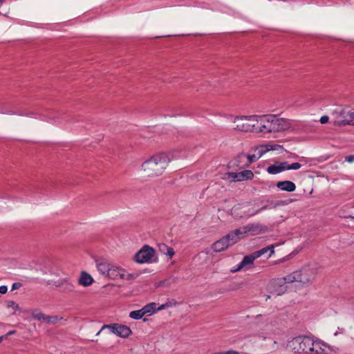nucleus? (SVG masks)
I'll return each mask as SVG.
<instances>
[{
    "label": "nucleus",
    "mask_w": 354,
    "mask_h": 354,
    "mask_svg": "<svg viewBox=\"0 0 354 354\" xmlns=\"http://www.w3.org/2000/svg\"><path fill=\"white\" fill-rule=\"evenodd\" d=\"M5 339L4 336H0V343Z\"/></svg>",
    "instance_id": "obj_43"
},
{
    "label": "nucleus",
    "mask_w": 354,
    "mask_h": 354,
    "mask_svg": "<svg viewBox=\"0 0 354 354\" xmlns=\"http://www.w3.org/2000/svg\"><path fill=\"white\" fill-rule=\"evenodd\" d=\"M266 170L268 173L270 174H277L281 172V168H280L278 162H277L274 165L269 166Z\"/></svg>",
    "instance_id": "obj_20"
},
{
    "label": "nucleus",
    "mask_w": 354,
    "mask_h": 354,
    "mask_svg": "<svg viewBox=\"0 0 354 354\" xmlns=\"http://www.w3.org/2000/svg\"><path fill=\"white\" fill-rule=\"evenodd\" d=\"M234 123L236 124L234 129L245 132L259 133V115H242L236 117Z\"/></svg>",
    "instance_id": "obj_3"
},
{
    "label": "nucleus",
    "mask_w": 354,
    "mask_h": 354,
    "mask_svg": "<svg viewBox=\"0 0 354 354\" xmlns=\"http://www.w3.org/2000/svg\"><path fill=\"white\" fill-rule=\"evenodd\" d=\"M295 353H309L314 351L315 342L309 337H297L289 343Z\"/></svg>",
    "instance_id": "obj_6"
},
{
    "label": "nucleus",
    "mask_w": 354,
    "mask_h": 354,
    "mask_svg": "<svg viewBox=\"0 0 354 354\" xmlns=\"http://www.w3.org/2000/svg\"><path fill=\"white\" fill-rule=\"evenodd\" d=\"M228 177L232 182H239L246 180H252L254 178V174L251 170H243L240 172L228 173Z\"/></svg>",
    "instance_id": "obj_13"
},
{
    "label": "nucleus",
    "mask_w": 354,
    "mask_h": 354,
    "mask_svg": "<svg viewBox=\"0 0 354 354\" xmlns=\"http://www.w3.org/2000/svg\"><path fill=\"white\" fill-rule=\"evenodd\" d=\"M289 122L284 118L275 115H259V133H268L288 129Z\"/></svg>",
    "instance_id": "obj_2"
},
{
    "label": "nucleus",
    "mask_w": 354,
    "mask_h": 354,
    "mask_svg": "<svg viewBox=\"0 0 354 354\" xmlns=\"http://www.w3.org/2000/svg\"><path fill=\"white\" fill-rule=\"evenodd\" d=\"M211 354H239V353L236 351L229 350L227 351L214 352Z\"/></svg>",
    "instance_id": "obj_27"
},
{
    "label": "nucleus",
    "mask_w": 354,
    "mask_h": 354,
    "mask_svg": "<svg viewBox=\"0 0 354 354\" xmlns=\"http://www.w3.org/2000/svg\"><path fill=\"white\" fill-rule=\"evenodd\" d=\"M1 113L3 114H8V115H24V114L22 112H15L13 111H1Z\"/></svg>",
    "instance_id": "obj_30"
},
{
    "label": "nucleus",
    "mask_w": 354,
    "mask_h": 354,
    "mask_svg": "<svg viewBox=\"0 0 354 354\" xmlns=\"http://www.w3.org/2000/svg\"><path fill=\"white\" fill-rule=\"evenodd\" d=\"M253 230V225H248L244 227V231H242L241 229H236L234 231L231 232L230 233H228L227 235H225L224 237L226 239L227 242L230 245H232L237 243L239 240V236L241 234H244L247 233L249 231H251Z\"/></svg>",
    "instance_id": "obj_12"
},
{
    "label": "nucleus",
    "mask_w": 354,
    "mask_h": 354,
    "mask_svg": "<svg viewBox=\"0 0 354 354\" xmlns=\"http://www.w3.org/2000/svg\"><path fill=\"white\" fill-rule=\"evenodd\" d=\"M167 307H169V303H165L164 304H162L159 307H157V311L163 310Z\"/></svg>",
    "instance_id": "obj_39"
},
{
    "label": "nucleus",
    "mask_w": 354,
    "mask_h": 354,
    "mask_svg": "<svg viewBox=\"0 0 354 354\" xmlns=\"http://www.w3.org/2000/svg\"><path fill=\"white\" fill-rule=\"evenodd\" d=\"M146 313V316H151L157 312V304L155 302L149 303L142 307Z\"/></svg>",
    "instance_id": "obj_19"
},
{
    "label": "nucleus",
    "mask_w": 354,
    "mask_h": 354,
    "mask_svg": "<svg viewBox=\"0 0 354 354\" xmlns=\"http://www.w3.org/2000/svg\"><path fill=\"white\" fill-rule=\"evenodd\" d=\"M23 113L24 114L23 116H25V115H26V116H30V115H32V113Z\"/></svg>",
    "instance_id": "obj_42"
},
{
    "label": "nucleus",
    "mask_w": 354,
    "mask_h": 354,
    "mask_svg": "<svg viewBox=\"0 0 354 354\" xmlns=\"http://www.w3.org/2000/svg\"><path fill=\"white\" fill-rule=\"evenodd\" d=\"M301 167V165L299 162H294V163L290 164L289 168H290V169L297 170V169H300Z\"/></svg>",
    "instance_id": "obj_29"
},
{
    "label": "nucleus",
    "mask_w": 354,
    "mask_h": 354,
    "mask_svg": "<svg viewBox=\"0 0 354 354\" xmlns=\"http://www.w3.org/2000/svg\"><path fill=\"white\" fill-rule=\"evenodd\" d=\"M277 187L282 191L288 192H294L296 189L295 184L290 180L279 181L277 183Z\"/></svg>",
    "instance_id": "obj_15"
},
{
    "label": "nucleus",
    "mask_w": 354,
    "mask_h": 354,
    "mask_svg": "<svg viewBox=\"0 0 354 354\" xmlns=\"http://www.w3.org/2000/svg\"><path fill=\"white\" fill-rule=\"evenodd\" d=\"M104 328H109L113 334L124 338L128 337L131 333V330L129 327L119 324L104 325L102 330Z\"/></svg>",
    "instance_id": "obj_10"
},
{
    "label": "nucleus",
    "mask_w": 354,
    "mask_h": 354,
    "mask_svg": "<svg viewBox=\"0 0 354 354\" xmlns=\"http://www.w3.org/2000/svg\"><path fill=\"white\" fill-rule=\"evenodd\" d=\"M168 247L169 246H167L166 244L162 243L159 245V249L162 252L165 253L167 248H168Z\"/></svg>",
    "instance_id": "obj_33"
},
{
    "label": "nucleus",
    "mask_w": 354,
    "mask_h": 354,
    "mask_svg": "<svg viewBox=\"0 0 354 354\" xmlns=\"http://www.w3.org/2000/svg\"><path fill=\"white\" fill-rule=\"evenodd\" d=\"M280 168H281V171H286V170H290L289 166L290 164L285 161V162H278Z\"/></svg>",
    "instance_id": "obj_26"
},
{
    "label": "nucleus",
    "mask_w": 354,
    "mask_h": 354,
    "mask_svg": "<svg viewBox=\"0 0 354 354\" xmlns=\"http://www.w3.org/2000/svg\"><path fill=\"white\" fill-rule=\"evenodd\" d=\"M96 268L103 275L111 279H116L118 277L123 278L124 272L119 266L111 263L108 260L98 259L96 260Z\"/></svg>",
    "instance_id": "obj_4"
},
{
    "label": "nucleus",
    "mask_w": 354,
    "mask_h": 354,
    "mask_svg": "<svg viewBox=\"0 0 354 354\" xmlns=\"http://www.w3.org/2000/svg\"><path fill=\"white\" fill-rule=\"evenodd\" d=\"M333 115L335 116L334 124L338 126H354V111L347 109H342L339 111L335 110Z\"/></svg>",
    "instance_id": "obj_7"
},
{
    "label": "nucleus",
    "mask_w": 354,
    "mask_h": 354,
    "mask_svg": "<svg viewBox=\"0 0 354 354\" xmlns=\"http://www.w3.org/2000/svg\"><path fill=\"white\" fill-rule=\"evenodd\" d=\"M145 315H146V313L142 308L138 310H134V313H133L134 319H140Z\"/></svg>",
    "instance_id": "obj_25"
},
{
    "label": "nucleus",
    "mask_w": 354,
    "mask_h": 354,
    "mask_svg": "<svg viewBox=\"0 0 354 354\" xmlns=\"http://www.w3.org/2000/svg\"><path fill=\"white\" fill-rule=\"evenodd\" d=\"M5 0H0V4H3L4 3Z\"/></svg>",
    "instance_id": "obj_45"
},
{
    "label": "nucleus",
    "mask_w": 354,
    "mask_h": 354,
    "mask_svg": "<svg viewBox=\"0 0 354 354\" xmlns=\"http://www.w3.org/2000/svg\"><path fill=\"white\" fill-rule=\"evenodd\" d=\"M268 209H270V207L268 205H264V206H263L262 207H261V208H259L258 209L254 210L250 215L251 216H254V215L258 214L259 212H261L263 210Z\"/></svg>",
    "instance_id": "obj_28"
},
{
    "label": "nucleus",
    "mask_w": 354,
    "mask_h": 354,
    "mask_svg": "<svg viewBox=\"0 0 354 354\" xmlns=\"http://www.w3.org/2000/svg\"><path fill=\"white\" fill-rule=\"evenodd\" d=\"M133 311H131V312L129 313V317L131 318H133Z\"/></svg>",
    "instance_id": "obj_44"
},
{
    "label": "nucleus",
    "mask_w": 354,
    "mask_h": 354,
    "mask_svg": "<svg viewBox=\"0 0 354 354\" xmlns=\"http://www.w3.org/2000/svg\"><path fill=\"white\" fill-rule=\"evenodd\" d=\"M16 333V330H10L9 331L6 335H3L5 337V339H6L8 336L11 335H14Z\"/></svg>",
    "instance_id": "obj_40"
},
{
    "label": "nucleus",
    "mask_w": 354,
    "mask_h": 354,
    "mask_svg": "<svg viewBox=\"0 0 354 354\" xmlns=\"http://www.w3.org/2000/svg\"><path fill=\"white\" fill-rule=\"evenodd\" d=\"M167 307H169V303H165L164 304H162L159 307H157V311L163 310Z\"/></svg>",
    "instance_id": "obj_38"
},
{
    "label": "nucleus",
    "mask_w": 354,
    "mask_h": 354,
    "mask_svg": "<svg viewBox=\"0 0 354 354\" xmlns=\"http://www.w3.org/2000/svg\"><path fill=\"white\" fill-rule=\"evenodd\" d=\"M230 246V244L227 242L226 239L223 236L221 239L215 241L212 246V250L216 252H220L224 251Z\"/></svg>",
    "instance_id": "obj_14"
},
{
    "label": "nucleus",
    "mask_w": 354,
    "mask_h": 354,
    "mask_svg": "<svg viewBox=\"0 0 354 354\" xmlns=\"http://www.w3.org/2000/svg\"><path fill=\"white\" fill-rule=\"evenodd\" d=\"M8 307H11L16 310L19 309V305L13 301H11L8 303Z\"/></svg>",
    "instance_id": "obj_32"
},
{
    "label": "nucleus",
    "mask_w": 354,
    "mask_h": 354,
    "mask_svg": "<svg viewBox=\"0 0 354 354\" xmlns=\"http://www.w3.org/2000/svg\"><path fill=\"white\" fill-rule=\"evenodd\" d=\"M346 161L348 162H352L354 161V156L350 155L345 157Z\"/></svg>",
    "instance_id": "obj_37"
},
{
    "label": "nucleus",
    "mask_w": 354,
    "mask_h": 354,
    "mask_svg": "<svg viewBox=\"0 0 354 354\" xmlns=\"http://www.w3.org/2000/svg\"><path fill=\"white\" fill-rule=\"evenodd\" d=\"M167 303H169V307L176 306L177 304V302L176 301H169Z\"/></svg>",
    "instance_id": "obj_41"
},
{
    "label": "nucleus",
    "mask_w": 354,
    "mask_h": 354,
    "mask_svg": "<svg viewBox=\"0 0 354 354\" xmlns=\"http://www.w3.org/2000/svg\"><path fill=\"white\" fill-rule=\"evenodd\" d=\"M329 118L327 115H323L321 117L319 121L322 124H325L328 122Z\"/></svg>",
    "instance_id": "obj_34"
},
{
    "label": "nucleus",
    "mask_w": 354,
    "mask_h": 354,
    "mask_svg": "<svg viewBox=\"0 0 354 354\" xmlns=\"http://www.w3.org/2000/svg\"><path fill=\"white\" fill-rule=\"evenodd\" d=\"M62 285L64 286L65 291L72 292L74 290V286L67 280H64L62 282Z\"/></svg>",
    "instance_id": "obj_23"
},
{
    "label": "nucleus",
    "mask_w": 354,
    "mask_h": 354,
    "mask_svg": "<svg viewBox=\"0 0 354 354\" xmlns=\"http://www.w3.org/2000/svg\"><path fill=\"white\" fill-rule=\"evenodd\" d=\"M32 317L38 321H41L43 319L44 314L39 309H33L30 313Z\"/></svg>",
    "instance_id": "obj_21"
},
{
    "label": "nucleus",
    "mask_w": 354,
    "mask_h": 354,
    "mask_svg": "<svg viewBox=\"0 0 354 354\" xmlns=\"http://www.w3.org/2000/svg\"><path fill=\"white\" fill-rule=\"evenodd\" d=\"M155 256V250L148 245H145L134 255V260L139 263H151Z\"/></svg>",
    "instance_id": "obj_8"
},
{
    "label": "nucleus",
    "mask_w": 354,
    "mask_h": 354,
    "mask_svg": "<svg viewBox=\"0 0 354 354\" xmlns=\"http://www.w3.org/2000/svg\"><path fill=\"white\" fill-rule=\"evenodd\" d=\"M170 158L165 153H158L145 160L141 165V170L148 177H156L163 174L168 166Z\"/></svg>",
    "instance_id": "obj_1"
},
{
    "label": "nucleus",
    "mask_w": 354,
    "mask_h": 354,
    "mask_svg": "<svg viewBox=\"0 0 354 354\" xmlns=\"http://www.w3.org/2000/svg\"><path fill=\"white\" fill-rule=\"evenodd\" d=\"M246 155L243 153H239L235 160V165L239 168H241V166L243 165V164L245 163Z\"/></svg>",
    "instance_id": "obj_22"
},
{
    "label": "nucleus",
    "mask_w": 354,
    "mask_h": 354,
    "mask_svg": "<svg viewBox=\"0 0 354 354\" xmlns=\"http://www.w3.org/2000/svg\"><path fill=\"white\" fill-rule=\"evenodd\" d=\"M272 149L273 148L271 145H261L257 154L246 155V162L241 166V168L248 167L252 163L257 161L266 151Z\"/></svg>",
    "instance_id": "obj_11"
},
{
    "label": "nucleus",
    "mask_w": 354,
    "mask_h": 354,
    "mask_svg": "<svg viewBox=\"0 0 354 354\" xmlns=\"http://www.w3.org/2000/svg\"><path fill=\"white\" fill-rule=\"evenodd\" d=\"M8 288L6 286H0V293L1 294H6L7 292Z\"/></svg>",
    "instance_id": "obj_36"
},
{
    "label": "nucleus",
    "mask_w": 354,
    "mask_h": 354,
    "mask_svg": "<svg viewBox=\"0 0 354 354\" xmlns=\"http://www.w3.org/2000/svg\"><path fill=\"white\" fill-rule=\"evenodd\" d=\"M274 245H270L265 248H263L259 250L254 251V253L257 257H260L261 256L269 252L268 257H270L274 253Z\"/></svg>",
    "instance_id": "obj_18"
},
{
    "label": "nucleus",
    "mask_w": 354,
    "mask_h": 354,
    "mask_svg": "<svg viewBox=\"0 0 354 354\" xmlns=\"http://www.w3.org/2000/svg\"><path fill=\"white\" fill-rule=\"evenodd\" d=\"M257 258L254 252L249 255L245 256L236 270H240L244 266L252 264L254 261Z\"/></svg>",
    "instance_id": "obj_17"
},
{
    "label": "nucleus",
    "mask_w": 354,
    "mask_h": 354,
    "mask_svg": "<svg viewBox=\"0 0 354 354\" xmlns=\"http://www.w3.org/2000/svg\"><path fill=\"white\" fill-rule=\"evenodd\" d=\"M288 275L281 277L272 279L269 283L270 291L277 295H281L286 291V283H288Z\"/></svg>",
    "instance_id": "obj_9"
},
{
    "label": "nucleus",
    "mask_w": 354,
    "mask_h": 354,
    "mask_svg": "<svg viewBox=\"0 0 354 354\" xmlns=\"http://www.w3.org/2000/svg\"><path fill=\"white\" fill-rule=\"evenodd\" d=\"M21 283L19 282L14 283L12 286V290H17L21 287Z\"/></svg>",
    "instance_id": "obj_35"
},
{
    "label": "nucleus",
    "mask_w": 354,
    "mask_h": 354,
    "mask_svg": "<svg viewBox=\"0 0 354 354\" xmlns=\"http://www.w3.org/2000/svg\"><path fill=\"white\" fill-rule=\"evenodd\" d=\"M142 320H143V322H147V321H149V319H147V318H143V319H142Z\"/></svg>",
    "instance_id": "obj_46"
},
{
    "label": "nucleus",
    "mask_w": 354,
    "mask_h": 354,
    "mask_svg": "<svg viewBox=\"0 0 354 354\" xmlns=\"http://www.w3.org/2000/svg\"><path fill=\"white\" fill-rule=\"evenodd\" d=\"M165 254H166L167 256H169V258H171L174 255L175 252L172 248L168 247V248H167V250Z\"/></svg>",
    "instance_id": "obj_31"
},
{
    "label": "nucleus",
    "mask_w": 354,
    "mask_h": 354,
    "mask_svg": "<svg viewBox=\"0 0 354 354\" xmlns=\"http://www.w3.org/2000/svg\"><path fill=\"white\" fill-rule=\"evenodd\" d=\"M94 282V280L91 274L86 272H82L80 277L78 279V283L82 286L87 287L91 286Z\"/></svg>",
    "instance_id": "obj_16"
},
{
    "label": "nucleus",
    "mask_w": 354,
    "mask_h": 354,
    "mask_svg": "<svg viewBox=\"0 0 354 354\" xmlns=\"http://www.w3.org/2000/svg\"><path fill=\"white\" fill-rule=\"evenodd\" d=\"M316 272L314 269L304 267L299 270L288 274V283L299 282L303 286L310 284L315 278Z\"/></svg>",
    "instance_id": "obj_5"
},
{
    "label": "nucleus",
    "mask_w": 354,
    "mask_h": 354,
    "mask_svg": "<svg viewBox=\"0 0 354 354\" xmlns=\"http://www.w3.org/2000/svg\"><path fill=\"white\" fill-rule=\"evenodd\" d=\"M59 319L57 316H48L44 315L42 320L46 323H55Z\"/></svg>",
    "instance_id": "obj_24"
},
{
    "label": "nucleus",
    "mask_w": 354,
    "mask_h": 354,
    "mask_svg": "<svg viewBox=\"0 0 354 354\" xmlns=\"http://www.w3.org/2000/svg\"><path fill=\"white\" fill-rule=\"evenodd\" d=\"M349 217H350V218H354V216H350Z\"/></svg>",
    "instance_id": "obj_47"
}]
</instances>
